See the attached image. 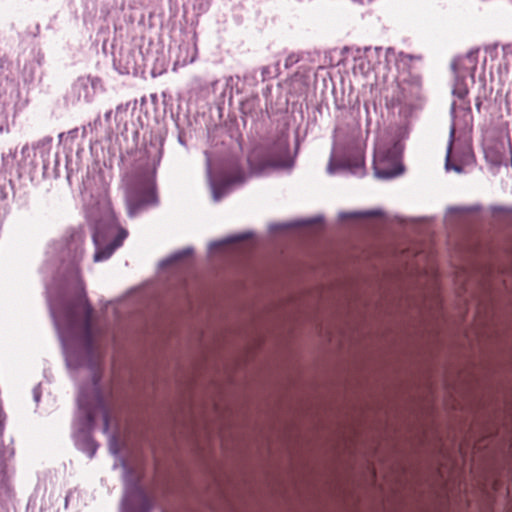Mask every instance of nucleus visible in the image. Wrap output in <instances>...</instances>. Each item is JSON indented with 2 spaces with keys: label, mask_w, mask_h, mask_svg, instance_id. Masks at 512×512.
Returning a JSON list of instances; mask_svg holds the SVG:
<instances>
[{
  "label": "nucleus",
  "mask_w": 512,
  "mask_h": 512,
  "mask_svg": "<svg viewBox=\"0 0 512 512\" xmlns=\"http://www.w3.org/2000/svg\"><path fill=\"white\" fill-rule=\"evenodd\" d=\"M50 312L62 340L77 338L88 352L94 348L92 333L93 309L80 283L73 296H63L59 302L50 301Z\"/></svg>",
  "instance_id": "1"
},
{
  "label": "nucleus",
  "mask_w": 512,
  "mask_h": 512,
  "mask_svg": "<svg viewBox=\"0 0 512 512\" xmlns=\"http://www.w3.org/2000/svg\"><path fill=\"white\" fill-rule=\"evenodd\" d=\"M99 380L100 377L94 373L90 392H87L85 388L80 389L77 400L79 413L74 423L76 445L90 458L94 456L97 449L96 443L90 436V431L98 413L103 416L104 431L106 432L109 428V412L98 386Z\"/></svg>",
  "instance_id": "2"
},
{
  "label": "nucleus",
  "mask_w": 512,
  "mask_h": 512,
  "mask_svg": "<svg viewBox=\"0 0 512 512\" xmlns=\"http://www.w3.org/2000/svg\"><path fill=\"white\" fill-rule=\"evenodd\" d=\"M128 236V231L121 227L112 210L107 209L103 218L96 222L93 233L95 245L94 261L107 260L122 246Z\"/></svg>",
  "instance_id": "3"
},
{
  "label": "nucleus",
  "mask_w": 512,
  "mask_h": 512,
  "mask_svg": "<svg viewBox=\"0 0 512 512\" xmlns=\"http://www.w3.org/2000/svg\"><path fill=\"white\" fill-rule=\"evenodd\" d=\"M402 145L400 142L392 144L378 141L374 153V173L377 178L390 179L400 175L403 167L400 162Z\"/></svg>",
  "instance_id": "4"
},
{
  "label": "nucleus",
  "mask_w": 512,
  "mask_h": 512,
  "mask_svg": "<svg viewBox=\"0 0 512 512\" xmlns=\"http://www.w3.org/2000/svg\"><path fill=\"white\" fill-rule=\"evenodd\" d=\"M127 214L133 218L150 205L156 203V195L149 185L134 187L126 192Z\"/></svg>",
  "instance_id": "5"
},
{
  "label": "nucleus",
  "mask_w": 512,
  "mask_h": 512,
  "mask_svg": "<svg viewBox=\"0 0 512 512\" xmlns=\"http://www.w3.org/2000/svg\"><path fill=\"white\" fill-rule=\"evenodd\" d=\"M151 500L137 483H127L122 501V512H149Z\"/></svg>",
  "instance_id": "6"
},
{
  "label": "nucleus",
  "mask_w": 512,
  "mask_h": 512,
  "mask_svg": "<svg viewBox=\"0 0 512 512\" xmlns=\"http://www.w3.org/2000/svg\"><path fill=\"white\" fill-rule=\"evenodd\" d=\"M84 238V232L81 229H74L67 238L57 243L61 260L72 263L78 262L83 256Z\"/></svg>",
  "instance_id": "7"
},
{
  "label": "nucleus",
  "mask_w": 512,
  "mask_h": 512,
  "mask_svg": "<svg viewBox=\"0 0 512 512\" xmlns=\"http://www.w3.org/2000/svg\"><path fill=\"white\" fill-rule=\"evenodd\" d=\"M246 180V175L238 167H234L227 175L225 181L219 185H212V196L215 202L220 199L229 191L230 186L235 184H242Z\"/></svg>",
  "instance_id": "8"
},
{
  "label": "nucleus",
  "mask_w": 512,
  "mask_h": 512,
  "mask_svg": "<svg viewBox=\"0 0 512 512\" xmlns=\"http://www.w3.org/2000/svg\"><path fill=\"white\" fill-rule=\"evenodd\" d=\"M419 97V88L417 86H410L406 84H400L397 86L396 94L392 97V105L414 107L416 100Z\"/></svg>",
  "instance_id": "9"
},
{
  "label": "nucleus",
  "mask_w": 512,
  "mask_h": 512,
  "mask_svg": "<svg viewBox=\"0 0 512 512\" xmlns=\"http://www.w3.org/2000/svg\"><path fill=\"white\" fill-rule=\"evenodd\" d=\"M455 132H456L455 124L452 123V125L450 127V132H449V141H448V146H447L445 168L447 171L453 170L456 173H462L464 171L463 166L461 164L456 163L452 159V148H453V143H454Z\"/></svg>",
  "instance_id": "10"
},
{
  "label": "nucleus",
  "mask_w": 512,
  "mask_h": 512,
  "mask_svg": "<svg viewBox=\"0 0 512 512\" xmlns=\"http://www.w3.org/2000/svg\"><path fill=\"white\" fill-rule=\"evenodd\" d=\"M73 91L77 94L78 99L83 97L89 100V85L85 79H78L73 85Z\"/></svg>",
  "instance_id": "11"
},
{
  "label": "nucleus",
  "mask_w": 512,
  "mask_h": 512,
  "mask_svg": "<svg viewBox=\"0 0 512 512\" xmlns=\"http://www.w3.org/2000/svg\"><path fill=\"white\" fill-rule=\"evenodd\" d=\"M247 237H248V234H240V235L228 237V238L220 240V241L212 242L209 245V250L213 251L214 249H216L218 247L224 246V245H226L228 243H232V242H237V241L243 240V239H245Z\"/></svg>",
  "instance_id": "12"
},
{
  "label": "nucleus",
  "mask_w": 512,
  "mask_h": 512,
  "mask_svg": "<svg viewBox=\"0 0 512 512\" xmlns=\"http://www.w3.org/2000/svg\"><path fill=\"white\" fill-rule=\"evenodd\" d=\"M192 253H193V249L192 248H189V247L185 248L183 250H180V251L175 252L174 254H172L163 263L164 264H170V263L177 262V261L181 260L182 258L190 256Z\"/></svg>",
  "instance_id": "13"
},
{
  "label": "nucleus",
  "mask_w": 512,
  "mask_h": 512,
  "mask_svg": "<svg viewBox=\"0 0 512 512\" xmlns=\"http://www.w3.org/2000/svg\"><path fill=\"white\" fill-rule=\"evenodd\" d=\"M350 170L353 174L362 175L364 169V161L362 157H357L353 164H349Z\"/></svg>",
  "instance_id": "14"
},
{
  "label": "nucleus",
  "mask_w": 512,
  "mask_h": 512,
  "mask_svg": "<svg viewBox=\"0 0 512 512\" xmlns=\"http://www.w3.org/2000/svg\"><path fill=\"white\" fill-rule=\"evenodd\" d=\"M319 219H308V220H302V221H299V222H296L294 224H275V225H271L270 226V229L271 230H276V229H279V228H287V227H290L292 225L294 226H298V225H310L316 221H318Z\"/></svg>",
  "instance_id": "15"
},
{
  "label": "nucleus",
  "mask_w": 512,
  "mask_h": 512,
  "mask_svg": "<svg viewBox=\"0 0 512 512\" xmlns=\"http://www.w3.org/2000/svg\"><path fill=\"white\" fill-rule=\"evenodd\" d=\"M376 214L375 212L373 211H369V212H355V213H346V212H341L339 214V218L341 220H344V219H347V218H351V217H358V216H370V215H374Z\"/></svg>",
  "instance_id": "16"
},
{
  "label": "nucleus",
  "mask_w": 512,
  "mask_h": 512,
  "mask_svg": "<svg viewBox=\"0 0 512 512\" xmlns=\"http://www.w3.org/2000/svg\"><path fill=\"white\" fill-rule=\"evenodd\" d=\"M268 164L271 166H276V167H286L289 165V163L286 159H282L280 157L279 158L271 157L270 159H268Z\"/></svg>",
  "instance_id": "17"
},
{
  "label": "nucleus",
  "mask_w": 512,
  "mask_h": 512,
  "mask_svg": "<svg viewBox=\"0 0 512 512\" xmlns=\"http://www.w3.org/2000/svg\"><path fill=\"white\" fill-rule=\"evenodd\" d=\"M299 61V57L295 54L289 55L285 60V67L288 68Z\"/></svg>",
  "instance_id": "18"
},
{
  "label": "nucleus",
  "mask_w": 512,
  "mask_h": 512,
  "mask_svg": "<svg viewBox=\"0 0 512 512\" xmlns=\"http://www.w3.org/2000/svg\"><path fill=\"white\" fill-rule=\"evenodd\" d=\"M453 93L459 98H464L468 94V90L465 87L455 88Z\"/></svg>",
  "instance_id": "19"
},
{
  "label": "nucleus",
  "mask_w": 512,
  "mask_h": 512,
  "mask_svg": "<svg viewBox=\"0 0 512 512\" xmlns=\"http://www.w3.org/2000/svg\"><path fill=\"white\" fill-rule=\"evenodd\" d=\"M467 60H469L473 66L475 67V63H476V56H475V53L473 52H469L467 53L466 57H465Z\"/></svg>",
  "instance_id": "20"
},
{
  "label": "nucleus",
  "mask_w": 512,
  "mask_h": 512,
  "mask_svg": "<svg viewBox=\"0 0 512 512\" xmlns=\"http://www.w3.org/2000/svg\"><path fill=\"white\" fill-rule=\"evenodd\" d=\"M33 396H34V400L36 402H38L40 400V397H41V392L39 391V386L35 387L34 390H33Z\"/></svg>",
  "instance_id": "21"
},
{
  "label": "nucleus",
  "mask_w": 512,
  "mask_h": 512,
  "mask_svg": "<svg viewBox=\"0 0 512 512\" xmlns=\"http://www.w3.org/2000/svg\"><path fill=\"white\" fill-rule=\"evenodd\" d=\"M278 147V150L281 152V153H287L288 152V146L284 143H279L277 145Z\"/></svg>",
  "instance_id": "22"
},
{
  "label": "nucleus",
  "mask_w": 512,
  "mask_h": 512,
  "mask_svg": "<svg viewBox=\"0 0 512 512\" xmlns=\"http://www.w3.org/2000/svg\"><path fill=\"white\" fill-rule=\"evenodd\" d=\"M327 171L329 174H333L335 172V168H334L332 159L330 160V162L328 164Z\"/></svg>",
  "instance_id": "23"
},
{
  "label": "nucleus",
  "mask_w": 512,
  "mask_h": 512,
  "mask_svg": "<svg viewBox=\"0 0 512 512\" xmlns=\"http://www.w3.org/2000/svg\"><path fill=\"white\" fill-rule=\"evenodd\" d=\"M72 494H73V491H72V490H69V491L67 492V494H66V496H65V508H67V507H68V502H69V499H70V497L72 496Z\"/></svg>",
  "instance_id": "24"
},
{
  "label": "nucleus",
  "mask_w": 512,
  "mask_h": 512,
  "mask_svg": "<svg viewBox=\"0 0 512 512\" xmlns=\"http://www.w3.org/2000/svg\"><path fill=\"white\" fill-rule=\"evenodd\" d=\"M459 61L460 59H455L453 62H452V69L457 72L458 71V66H459Z\"/></svg>",
  "instance_id": "25"
},
{
  "label": "nucleus",
  "mask_w": 512,
  "mask_h": 512,
  "mask_svg": "<svg viewBox=\"0 0 512 512\" xmlns=\"http://www.w3.org/2000/svg\"><path fill=\"white\" fill-rule=\"evenodd\" d=\"M380 50H381V48H375L374 50H372L371 48H366L365 52L367 53V56H369L373 52L377 53Z\"/></svg>",
  "instance_id": "26"
},
{
  "label": "nucleus",
  "mask_w": 512,
  "mask_h": 512,
  "mask_svg": "<svg viewBox=\"0 0 512 512\" xmlns=\"http://www.w3.org/2000/svg\"><path fill=\"white\" fill-rule=\"evenodd\" d=\"M111 116H112V110L107 111V112L104 114L105 121H106V122H109V121H110V119H111Z\"/></svg>",
  "instance_id": "27"
},
{
  "label": "nucleus",
  "mask_w": 512,
  "mask_h": 512,
  "mask_svg": "<svg viewBox=\"0 0 512 512\" xmlns=\"http://www.w3.org/2000/svg\"><path fill=\"white\" fill-rule=\"evenodd\" d=\"M454 113H455V104L453 103L452 107H451V114L454 115Z\"/></svg>",
  "instance_id": "28"
},
{
  "label": "nucleus",
  "mask_w": 512,
  "mask_h": 512,
  "mask_svg": "<svg viewBox=\"0 0 512 512\" xmlns=\"http://www.w3.org/2000/svg\"><path fill=\"white\" fill-rule=\"evenodd\" d=\"M480 106H481V101L478 100L477 103H476V107H477L478 110L480 109Z\"/></svg>",
  "instance_id": "29"
},
{
  "label": "nucleus",
  "mask_w": 512,
  "mask_h": 512,
  "mask_svg": "<svg viewBox=\"0 0 512 512\" xmlns=\"http://www.w3.org/2000/svg\"><path fill=\"white\" fill-rule=\"evenodd\" d=\"M360 66H361V68H362V69H364V63H363V60H361Z\"/></svg>",
  "instance_id": "30"
},
{
  "label": "nucleus",
  "mask_w": 512,
  "mask_h": 512,
  "mask_svg": "<svg viewBox=\"0 0 512 512\" xmlns=\"http://www.w3.org/2000/svg\"><path fill=\"white\" fill-rule=\"evenodd\" d=\"M119 110H122V107H121V106H118V107H117V111H119Z\"/></svg>",
  "instance_id": "31"
}]
</instances>
